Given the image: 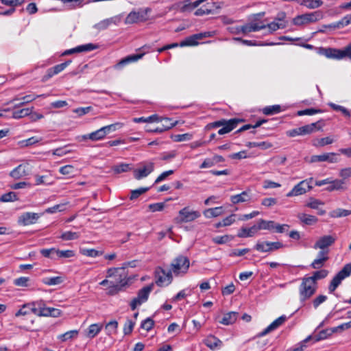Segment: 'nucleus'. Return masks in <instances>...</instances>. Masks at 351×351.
<instances>
[{
  "instance_id": "obj_16",
  "label": "nucleus",
  "mask_w": 351,
  "mask_h": 351,
  "mask_svg": "<svg viewBox=\"0 0 351 351\" xmlns=\"http://www.w3.org/2000/svg\"><path fill=\"white\" fill-rule=\"evenodd\" d=\"M173 274L171 272V270L166 271L165 269H159L156 271V282L158 286H167L169 285L173 280Z\"/></svg>"
},
{
  "instance_id": "obj_32",
  "label": "nucleus",
  "mask_w": 351,
  "mask_h": 351,
  "mask_svg": "<svg viewBox=\"0 0 351 351\" xmlns=\"http://www.w3.org/2000/svg\"><path fill=\"white\" fill-rule=\"evenodd\" d=\"M298 218L306 225H313L316 223L318 221V219L315 216L305 213L298 214Z\"/></svg>"
},
{
  "instance_id": "obj_3",
  "label": "nucleus",
  "mask_w": 351,
  "mask_h": 351,
  "mask_svg": "<svg viewBox=\"0 0 351 351\" xmlns=\"http://www.w3.org/2000/svg\"><path fill=\"white\" fill-rule=\"evenodd\" d=\"M316 290L317 283H315L311 278H304L299 287L300 302H304L309 299L316 292Z\"/></svg>"
},
{
  "instance_id": "obj_23",
  "label": "nucleus",
  "mask_w": 351,
  "mask_h": 351,
  "mask_svg": "<svg viewBox=\"0 0 351 351\" xmlns=\"http://www.w3.org/2000/svg\"><path fill=\"white\" fill-rule=\"evenodd\" d=\"M128 267H136V261H133L125 262L122 265L121 267L109 268L107 270V277L110 278L112 276H115L116 275H119L120 274H122V273L127 274L125 272V269Z\"/></svg>"
},
{
  "instance_id": "obj_8",
  "label": "nucleus",
  "mask_w": 351,
  "mask_h": 351,
  "mask_svg": "<svg viewBox=\"0 0 351 351\" xmlns=\"http://www.w3.org/2000/svg\"><path fill=\"white\" fill-rule=\"evenodd\" d=\"M351 274V263H348L332 278L328 287L330 293H333L341 281Z\"/></svg>"
},
{
  "instance_id": "obj_15",
  "label": "nucleus",
  "mask_w": 351,
  "mask_h": 351,
  "mask_svg": "<svg viewBox=\"0 0 351 351\" xmlns=\"http://www.w3.org/2000/svg\"><path fill=\"white\" fill-rule=\"evenodd\" d=\"M40 216V214L36 213H23L18 217L17 222L19 225L23 226L32 225L37 222Z\"/></svg>"
},
{
  "instance_id": "obj_31",
  "label": "nucleus",
  "mask_w": 351,
  "mask_h": 351,
  "mask_svg": "<svg viewBox=\"0 0 351 351\" xmlns=\"http://www.w3.org/2000/svg\"><path fill=\"white\" fill-rule=\"evenodd\" d=\"M344 182L343 180L339 179H331L330 184L325 189L326 191L328 192H332L334 191L341 190L343 189Z\"/></svg>"
},
{
  "instance_id": "obj_14",
  "label": "nucleus",
  "mask_w": 351,
  "mask_h": 351,
  "mask_svg": "<svg viewBox=\"0 0 351 351\" xmlns=\"http://www.w3.org/2000/svg\"><path fill=\"white\" fill-rule=\"evenodd\" d=\"M339 161L338 154L335 152L324 153L320 155H313L310 158L309 162H328L329 163H337Z\"/></svg>"
},
{
  "instance_id": "obj_12",
  "label": "nucleus",
  "mask_w": 351,
  "mask_h": 351,
  "mask_svg": "<svg viewBox=\"0 0 351 351\" xmlns=\"http://www.w3.org/2000/svg\"><path fill=\"white\" fill-rule=\"evenodd\" d=\"M151 291L152 287L149 286L145 287L140 289L138 292L137 296L134 298L130 304L131 309L134 311L138 306L145 302L148 300Z\"/></svg>"
},
{
  "instance_id": "obj_1",
  "label": "nucleus",
  "mask_w": 351,
  "mask_h": 351,
  "mask_svg": "<svg viewBox=\"0 0 351 351\" xmlns=\"http://www.w3.org/2000/svg\"><path fill=\"white\" fill-rule=\"evenodd\" d=\"M32 312L37 316L48 317L51 316L58 317L61 315L62 312L60 309L47 307L43 300H38L32 302Z\"/></svg>"
},
{
  "instance_id": "obj_35",
  "label": "nucleus",
  "mask_w": 351,
  "mask_h": 351,
  "mask_svg": "<svg viewBox=\"0 0 351 351\" xmlns=\"http://www.w3.org/2000/svg\"><path fill=\"white\" fill-rule=\"evenodd\" d=\"M324 56L328 58L341 60V49L328 48L324 50Z\"/></svg>"
},
{
  "instance_id": "obj_17",
  "label": "nucleus",
  "mask_w": 351,
  "mask_h": 351,
  "mask_svg": "<svg viewBox=\"0 0 351 351\" xmlns=\"http://www.w3.org/2000/svg\"><path fill=\"white\" fill-rule=\"evenodd\" d=\"M154 170V163H144L142 167L134 171V177L136 180H141L147 177Z\"/></svg>"
},
{
  "instance_id": "obj_4",
  "label": "nucleus",
  "mask_w": 351,
  "mask_h": 351,
  "mask_svg": "<svg viewBox=\"0 0 351 351\" xmlns=\"http://www.w3.org/2000/svg\"><path fill=\"white\" fill-rule=\"evenodd\" d=\"M322 17L323 14L322 12L318 10L301 15H298L293 19L292 23L296 26H302L315 23L322 19Z\"/></svg>"
},
{
  "instance_id": "obj_43",
  "label": "nucleus",
  "mask_w": 351,
  "mask_h": 351,
  "mask_svg": "<svg viewBox=\"0 0 351 351\" xmlns=\"http://www.w3.org/2000/svg\"><path fill=\"white\" fill-rule=\"evenodd\" d=\"M205 0H197L193 3H191L189 0H186L183 3V5L181 7L182 12L191 10L200 5Z\"/></svg>"
},
{
  "instance_id": "obj_29",
  "label": "nucleus",
  "mask_w": 351,
  "mask_h": 351,
  "mask_svg": "<svg viewBox=\"0 0 351 351\" xmlns=\"http://www.w3.org/2000/svg\"><path fill=\"white\" fill-rule=\"evenodd\" d=\"M250 195L246 191L242 193L234 195L230 197V201L233 204H237L239 203L247 202L250 200Z\"/></svg>"
},
{
  "instance_id": "obj_10",
  "label": "nucleus",
  "mask_w": 351,
  "mask_h": 351,
  "mask_svg": "<svg viewBox=\"0 0 351 351\" xmlns=\"http://www.w3.org/2000/svg\"><path fill=\"white\" fill-rule=\"evenodd\" d=\"M114 277L115 280L110 282V285L108 287V293L110 295L117 294L128 284L127 274L122 273Z\"/></svg>"
},
{
  "instance_id": "obj_38",
  "label": "nucleus",
  "mask_w": 351,
  "mask_h": 351,
  "mask_svg": "<svg viewBox=\"0 0 351 351\" xmlns=\"http://www.w3.org/2000/svg\"><path fill=\"white\" fill-rule=\"evenodd\" d=\"M80 252L82 255L92 258L101 256L104 254L103 251H99L92 248H82Z\"/></svg>"
},
{
  "instance_id": "obj_56",
  "label": "nucleus",
  "mask_w": 351,
  "mask_h": 351,
  "mask_svg": "<svg viewBox=\"0 0 351 351\" xmlns=\"http://www.w3.org/2000/svg\"><path fill=\"white\" fill-rule=\"evenodd\" d=\"M31 113V110L29 108H23L19 110H14L12 112V117L14 119H21L29 115Z\"/></svg>"
},
{
  "instance_id": "obj_13",
  "label": "nucleus",
  "mask_w": 351,
  "mask_h": 351,
  "mask_svg": "<svg viewBox=\"0 0 351 351\" xmlns=\"http://www.w3.org/2000/svg\"><path fill=\"white\" fill-rule=\"evenodd\" d=\"M281 242H270L258 241L254 249L260 252H271L283 247Z\"/></svg>"
},
{
  "instance_id": "obj_48",
  "label": "nucleus",
  "mask_w": 351,
  "mask_h": 351,
  "mask_svg": "<svg viewBox=\"0 0 351 351\" xmlns=\"http://www.w3.org/2000/svg\"><path fill=\"white\" fill-rule=\"evenodd\" d=\"M300 130L302 136L310 134L317 130V123H313L300 127Z\"/></svg>"
},
{
  "instance_id": "obj_39",
  "label": "nucleus",
  "mask_w": 351,
  "mask_h": 351,
  "mask_svg": "<svg viewBox=\"0 0 351 351\" xmlns=\"http://www.w3.org/2000/svg\"><path fill=\"white\" fill-rule=\"evenodd\" d=\"M324 2L322 0H302L300 4L308 9H315L321 7Z\"/></svg>"
},
{
  "instance_id": "obj_34",
  "label": "nucleus",
  "mask_w": 351,
  "mask_h": 351,
  "mask_svg": "<svg viewBox=\"0 0 351 351\" xmlns=\"http://www.w3.org/2000/svg\"><path fill=\"white\" fill-rule=\"evenodd\" d=\"M232 40L241 42L242 44L247 46H272L276 45V43H267L261 42L259 43H256L254 40H244L241 38H233Z\"/></svg>"
},
{
  "instance_id": "obj_55",
  "label": "nucleus",
  "mask_w": 351,
  "mask_h": 351,
  "mask_svg": "<svg viewBox=\"0 0 351 351\" xmlns=\"http://www.w3.org/2000/svg\"><path fill=\"white\" fill-rule=\"evenodd\" d=\"M324 204V203L322 201L318 199L311 197L308 199V202L306 203V206L310 208L318 210L319 206H323Z\"/></svg>"
},
{
  "instance_id": "obj_57",
  "label": "nucleus",
  "mask_w": 351,
  "mask_h": 351,
  "mask_svg": "<svg viewBox=\"0 0 351 351\" xmlns=\"http://www.w3.org/2000/svg\"><path fill=\"white\" fill-rule=\"evenodd\" d=\"M149 187H141L131 191L130 199L134 200L137 199L140 195L149 191Z\"/></svg>"
},
{
  "instance_id": "obj_42",
  "label": "nucleus",
  "mask_w": 351,
  "mask_h": 351,
  "mask_svg": "<svg viewBox=\"0 0 351 351\" xmlns=\"http://www.w3.org/2000/svg\"><path fill=\"white\" fill-rule=\"evenodd\" d=\"M64 282V278L62 276H53L45 278L43 279V282L49 286L57 285Z\"/></svg>"
},
{
  "instance_id": "obj_33",
  "label": "nucleus",
  "mask_w": 351,
  "mask_h": 351,
  "mask_svg": "<svg viewBox=\"0 0 351 351\" xmlns=\"http://www.w3.org/2000/svg\"><path fill=\"white\" fill-rule=\"evenodd\" d=\"M223 210L222 206L208 208L204 211V215L207 218L216 217L223 214Z\"/></svg>"
},
{
  "instance_id": "obj_9",
  "label": "nucleus",
  "mask_w": 351,
  "mask_h": 351,
  "mask_svg": "<svg viewBox=\"0 0 351 351\" xmlns=\"http://www.w3.org/2000/svg\"><path fill=\"white\" fill-rule=\"evenodd\" d=\"M265 14L264 12L258 13L256 15L255 19L252 20L250 23H245V25L241 26V32L242 34L247 35L250 32H258L261 29H266V25L264 23L259 21L256 17L263 16Z\"/></svg>"
},
{
  "instance_id": "obj_64",
  "label": "nucleus",
  "mask_w": 351,
  "mask_h": 351,
  "mask_svg": "<svg viewBox=\"0 0 351 351\" xmlns=\"http://www.w3.org/2000/svg\"><path fill=\"white\" fill-rule=\"evenodd\" d=\"M154 322L150 317H147L141 322V327L146 331H149L154 326Z\"/></svg>"
},
{
  "instance_id": "obj_28",
  "label": "nucleus",
  "mask_w": 351,
  "mask_h": 351,
  "mask_svg": "<svg viewBox=\"0 0 351 351\" xmlns=\"http://www.w3.org/2000/svg\"><path fill=\"white\" fill-rule=\"evenodd\" d=\"M239 122L240 120L238 119H232L228 120L227 123L223 126V128L219 130L218 134L223 135L231 132L237 127Z\"/></svg>"
},
{
  "instance_id": "obj_50",
  "label": "nucleus",
  "mask_w": 351,
  "mask_h": 351,
  "mask_svg": "<svg viewBox=\"0 0 351 351\" xmlns=\"http://www.w3.org/2000/svg\"><path fill=\"white\" fill-rule=\"evenodd\" d=\"M80 237V234L75 232L66 231L60 236V238L63 241H72L77 239Z\"/></svg>"
},
{
  "instance_id": "obj_27",
  "label": "nucleus",
  "mask_w": 351,
  "mask_h": 351,
  "mask_svg": "<svg viewBox=\"0 0 351 351\" xmlns=\"http://www.w3.org/2000/svg\"><path fill=\"white\" fill-rule=\"evenodd\" d=\"M102 328V324H93L86 330L85 335L89 339H93L101 331Z\"/></svg>"
},
{
  "instance_id": "obj_46",
  "label": "nucleus",
  "mask_w": 351,
  "mask_h": 351,
  "mask_svg": "<svg viewBox=\"0 0 351 351\" xmlns=\"http://www.w3.org/2000/svg\"><path fill=\"white\" fill-rule=\"evenodd\" d=\"M56 252H57L56 248L51 247L49 249H42V250H40V253L44 257L56 261V260H57Z\"/></svg>"
},
{
  "instance_id": "obj_19",
  "label": "nucleus",
  "mask_w": 351,
  "mask_h": 351,
  "mask_svg": "<svg viewBox=\"0 0 351 351\" xmlns=\"http://www.w3.org/2000/svg\"><path fill=\"white\" fill-rule=\"evenodd\" d=\"M336 241V237L332 235H325L320 237L314 244V249L324 250L332 245Z\"/></svg>"
},
{
  "instance_id": "obj_49",
  "label": "nucleus",
  "mask_w": 351,
  "mask_h": 351,
  "mask_svg": "<svg viewBox=\"0 0 351 351\" xmlns=\"http://www.w3.org/2000/svg\"><path fill=\"white\" fill-rule=\"evenodd\" d=\"M328 274V271L326 269H321L315 271L312 276L307 277L311 278L315 283H317V280L325 278Z\"/></svg>"
},
{
  "instance_id": "obj_25",
  "label": "nucleus",
  "mask_w": 351,
  "mask_h": 351,
  "mask_svg": "<svg viewBox=\"0 0 351 351\" xmlns=\"http://www.w3.org/2000/svg\"><path fill=\"white\" fill-rule=\"evenodd\" d=\"M258 232L257 224L252 226L250 228L242 227L238 234L237 237L239 238L252 237L256 235Z\"/></svg>"
},
{
  "instance_id": "obj_53",
  "label": "nucleus",
  "mask_w": 351,
  "mask_h": 351,
  "mask_svg": "<svg viewBox=\"0 0 351 351\" xmlns=\"http://www.w3.org/2000/svg\"><path fill=\"white\" fill-rule=\"evenodd\" d=\"M281 111V106L280 105H274L267 106L263 108V112L266 115L274 114Z\"/></svg>"
},
{
  "instance_id": "obj_22",
  "label": "nucleus",
  "mask_w": 351,
  "mask_h": 351,
  "mask_svg": "<svg viewBox=\"0 0 351 351\" xmlns=\"http://www.w3.org/2000/svg\"><path fill=\"white\" fill-rule=\"evenodd\" d=\"M287 319V317L285 315H281L278 318L272 322L267 328H265L261 332L258 334V337H263L269 333L270 332L277 329L282 326Z\"/></svg>"
},
{
  "instance_id": "obj_36",
  "label": "nucleus",
  "mask_w": 351,
  "mask_h": 351,
  "mask_svg": "<svg viewBox=\"0 0 351 351\" xmlns=\"http://www.w3.org/2000/svg\"><path fill=\"white\" fill-rule=\"evenodd\" d=\"M246 146L249 148L258 147L261 149L265 150L271 148L272 147V144L268 141L248 142L247 143Z\"/></svg>"
},
{
  "instance_id": "obj_54",
  "label": "nucleus",
  "mask_w": 351,
  "mask_h": 351,
  "mask_svg": "<svg viewBox=\"0 0 351 351\" xmlns=\"http://www.w3.org/2000/svg\"><path fill=\"white\" fill-rule=\"evenodd\" d=\"M334 142V139L327 136L322 138L317 139L314 143L313 145L315 147H324L327 145H330Z\"/></svg>"
},
{
  "instance_id": "obj_6",
  "label": "nucleus",
  "mask_w": 351,
  "mask_h": 351,
  "mask_svg": "<svg viewBox=\"0 0 351 351\" xmlns=\"http://www.w3.org/2000/svg\"><path fill=\"white\" fill-rule=\"evenodd\" d=\"M200 216L199 211L191 210L189 206H186L178 212V216L175 218V221L178 223L191 222Z\"/></svg>"
},
{
  "instance_id": "obj_40",
  "label": "nucleus",
  "mask_w": 351,
  "mask_h": 351,
  "mask_svg": "<svg viewBox=\"0 0 351 351\" xmlns=\"http://www.w3.org/2000/svg\"><path fill=\"white\" fill-rule=\"evenodd\" d=\"M106 135L107 134L104 131V129L101 128L100 129L89 134V140L93 141H100L104 139Z\"/></svg>"
},
{
  "instance_id": "obj_51",
  "label": "nucleus",
  "mask_w": 351,
  "mask_h": 351,
  "mask_svg": "<svg viewBox=\"0 0 351 351\" xmlns=\"http://www.w3.org/2000/svg\"><path fill=\"white\" fill-rule=\"evenodd\" d=\"M335 332H332V328L326 329L319 332L317 334L313 336V339L315 341H319L320 340H323L326 339L328 336L331 335Z\"/></svg>"
},
{
  "instance_id": "obj_41",
  "label": "nucleus",
  "mask_w": 351,
  "mask_h": 351,
  "mask_svg": "<svg viewBox=\"0 0 351 351\" xmlns=\"http://www.w3.org/2000/svg\"><path fill=\"white\" fill-rule=\"evenodd\" d=\"M118 322L112 320L107 323L105 326L106 333L108 336L115 335L117 332Z\"/></svg>"
},
{
  "instance_id": "obj_20",
  "label": "nucleus",
  "mask_w": 351,
  "mask_h": 351,
  "mask_svg": "<svg viewBox=\"0 0 351 351\" xmlns=\"http://www.w3.org/2000/svg\"><path fill=\"white\" fill-rule=\"evenodd\" d=\"M30 172L29 165L21 164L14 168L10 173V176L15 180L21 179L27 175Z\"/></svg>"
},
{
  "instance_id": "obj_52",
  "label": "nucleus",
  "mask_w": 351,
  "mask_h": 351,
  "mask_svg": "<svg viewBox=\"0 0 351 351\" xmlns=\"http://www.w3.org/2000/svg\"><path fill=\"white\" fill-rule=\"evenodd\" d=\"M351 213L350 210L338 208L330 213V216L333 218L348 216Z\"/></svg>"
},
{
  "instance_id": "obj_47",
  "label": "nucleus",
  "mask_w": 351,
  "mask_h": 351,
  "mask_svg": "<svg viewBox=\"0 0 351 351\" xmlns=\"http://www.w3.org/2000/svg\"><path fill=\"white\" fill-rule=\"evenodd\" d=\"M131 165L127 163H120L112 167V169L114 173L128 172L131 169Z\"/></svg>"
},
{
  "instance_id": "obj_7",
  "label": "nucleus",
  "mask_w": 351,
  "mask_h": 351,
  "mask_svg": "<svg viewBox=\"0 0 351 351\" xmlns=\"http://www.w3.org/2000/svg\"><path fill=\"white\" fill-rule=\"evenodd\" d=\"M313 180V178H310L300 181L287 194V197H291L299 196L310 191L313 189V186H311Z\"/></svg>"
},
{
  "instance_id": "obj_5",
  "label": "nucleus",
  "mask_w": 351,
  "mask_h": 351,
  "mask_svg": "<svg viewBox=\"0 0 351 351\" xmlns=\"http://www.w3.org/2000/svg\"><path fill=\"white\" fill-rule=\"evenodd\" d=\"M152 11L151 8H141L138 11L130 12L125 19V23L127 25L136 23L139 22H145L148 20V14Z\"/></svg>"
},
{
  "instance_id": "obj_11",
  "label": "nucleus",
  "mask_w": 351,
  "mask_h": 351,
  "mask_svg": "<svg viewBox=\"0 0 351 351\" xmlns=\"http://www.w3.org/2000/svg\"><path fill=\"white\" fill-rule=\"evenodd\" d=\"M286 14L284 12H279L274 21L268 23L266 25V28L268 30L267 34H272L278 29H284L287 27V21L285 20Z\"/></svg>"
},
{
  "instance_id": "obj_60",
  "label": "nucleus",
  "mask_w": 351,
  "mask_h": 351,
  "mask_svg": "<svg viewBox=\"0 0 351 351\" xmlns=\"http://www.w3.org/2000/svg\"><path fill=\"white\" fill-rule=\"evenodd\" d=\"M17 200V196L14 192H9L2 195L0 201L2 202H9Z\"/></svg>"
},
{
  "instance_id": "obj_61",
  "label": "nucleus",
  "mask_w": 351,
  "mask_h": 351,
  "mask_svg": "<svg viewBox=\"0 0 351 351\" xmlns=\"http://www.w3.org/2000/svg\"><path fill=\"white\" fill-rule=\"evenodd\" d=\"M32 303L23 305V306L16 313L15 315L16 317H19L21 315H26L29 314L30 313H32Z\"/></svg>"
},
{
  "instance_id": "obj_44",
  "label": "nucleus",
  "mask_w": 351,
  "mask_h": 351,
  "mask_svg": "<svg viewBox=\"0 0 351 351\" xmlns=\"http://www.w3.org/2000/svg\"><path fill=\"white\" fill-rule=\"evenodd\" d=\"M258 231L261 230H272L274 229V221L260 219L257 223Z\"/></svg>"
},
{
  "instance_id": "obj_63",
  "label": "nucleus",
  "mask_w": 351,
  "mask_h": 351,
  "mask_svg": "<svg viewBox=\"0 0 351 351\" xmlns=\"http://www.w3.org/2000/svg\"><path fill=\"white\" fill-rule=\"evenodd\" d=\"M60 173L65 176H72L75 173V168L72 165H65L60 168Z\"/></svg>"
},
{
  "instance_id": "obj_58",
  "label": "nucleus",
  "mask_w": 351,
  "mask_h": 351,
  "mask_svg": "<svg viewBox=\"0 0 351 351\" xmlns=\"http://www.w3.org/2000/svg\"><path fill=\"white\" fill-rule=\"evenodd\" d=\"M41 141H42L41 138H38L37 137L33 136V137H31V138H29L28 139L19 141V144L21 147H27V146L36 144L37 143H39Z\"/></svg>"
},
{
  "instance_id": "obj_18",
  "label": "nucleus",
  "mask_w": 351,
  "mask_h": 351,
  "mask_svg": "<svg viewBox=\"0 0 351 351\" xmlns=\"http://www.w3.org/2000/svg\"><path fill=\"white\" fill-rule=\"evenodd\" d=\"M146 53V52H143L141 53L138 54H132L128 56L123 59H121L118 63H117L114 68L117 70H121L125 66L138 61V60L141 59L143 56Z\"/></svg>"
},
{
  "instance_id": "obj_26",
  "label": "nucleus",
  "mask_w": 351,
  "mask_h": 351,
  "mask_svg": "<svg viewBox=\"0 0 351 351\" xmlns=\"http://www.w3.org/2000/svg\"><path fill=\"white\" fill-rule=\"evenodd\" d=\"M204 342L208 348L213 350L219 349L223 346L222 341L213 335L208 336L204 339Z\"/></svg>"
},
{
  "instance_id": "obj_45",
  "label": "nucleus",
  "mask_w": 351,
  "mask_h": 351,
  "mask_svg": "<svg viewBox=\"0 0 351 351\" xmlns=\"http://www.w3.org/2000/svg\"><path fill=\"white\" fill-rule=\"evenodd\" d=\"M75 256V252L72 250H60L57 249L56 256L57 260L62 258H70Z\"/></svg>"
},
{
  "instance_id": "obj_30",
  "label": "nucleus",
  "mask_w": 351,
  "mask_h": 351,
  "mask_svg": "<svg viewBox=\"0 0 351 351\" xmlns=\"http://www.w3.org/2000/svg\"><path fill=\"white\" fill-rule=\"evenodd\" d=\"M238 315L239 313L234 311L226 313L220 321V323L226 326L232 324L237 321Z\"/></svg>"
},
{
  "instance_id": "obj_21",
  "label": "nucleus",
  "mask_w": 351,
  "mask_h": 351,
  "mask_svg": "<svg viewBox=\"0 0 351 351\" xmlns=\"http://www.w3.org/2000/svg\"><path fill=\"white\" fill-rule=\"evenodd\" d=\"M97 48H98V46L97 45H95L93 43H88V44L77 46L76 47H74V48H72L70 49H67L62 53V56H68V55H71L75 53L90 51L95 50Z\"/></svg>"
},
{
  "instance_id": "obj_24",
  "label": "nucleus",
  "mask_w": 351,
  "mask_h": 351,
  "mask_svg": "<svg viewBox=\"0 0 351 351\" xmlns=\"http://www.w3.org/2000/svg\"><path fill=\"white\" fill-rule=\"evenodd\" d=\"M71 60H67L63 63L57 64L51 68H49L47 71V74L45 76V78L47 80L52 77L53 75L60 73L63 70H64L71 64Z\"/></svg>"
},
{
  "instance_id": "obj_2",
  "label": "nucleus",
  "mask_w": 351,
  "mask_h": 351,
  "mask_svg": "<svg viewBox=\"0 0 351 351\" xmlns=\"http://www.w3.org/2000/svg\"><path fill=\"white\" fill-rule=\"evenodd\" d=\"M189 267V259L186 256L180 255L171 262L170 270L175 276H183L188 272Z\"/></svg>"
},
{
  "instance_id": "obj_59",
  "label": "nucleus",
  "mask_w": 351,
  "mask_h": 351,
  "mask_svg": "<svg viewBox=\"0 0 351 351\" xmlns=\"http://www.w3.org/2000/svg\"><path fill=\"white\" fill-rule=\"evenodd\" d=\"M328 105L333 110H337V111H340L346 117H350L351 115L350 111L342 106H339V105L335 104L334 103H329Z\"/></svg>"
},
{
  "instance_id": "obj_62",
  "label": "nucleus",
  "mask_w": 351,
  "mask_h": 351,
  "mask_svg": "<svg viewBox=\"0 0 351 351\" xmlns=\"http://www.w3.org/2000/svg\"><path fill=\"white\" fill-rule=\"evenodd\" d=\"M232 239V237L230 235L217 236L213 238V241L216 244H224L228 243Z\"/></svg>"
},
{
  "instance_id": "obj_37",
  "label": "nucleus",
  "mask_w": 351,
  "mask_h": 351,
  "mask_svg": "<svg viewBox=\"0 0 351 351\" xmlns=\"http://www.w3.org/2000/svg\"><path fill=\"white\" fill-rule=\"evenodd\" d=\"M199 38L197 34H193L180 43V47L196 46L199 44Z\"/></svg>"
}]
</instances>
